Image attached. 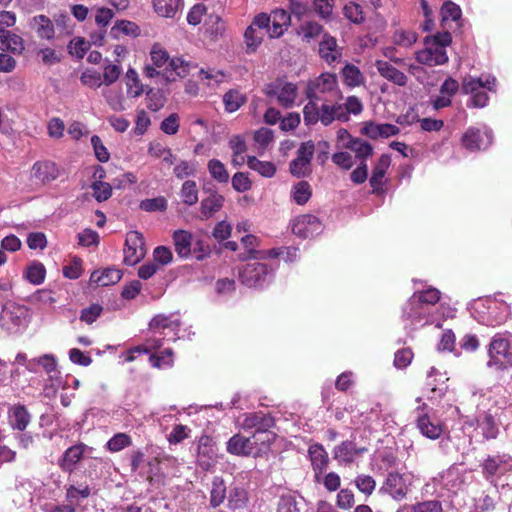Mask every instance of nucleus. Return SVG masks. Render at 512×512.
I'll return each mask as SVG.
<instances>
[{"label": "nucleus", "instance_id": "obj_46", "mask_svg": "<svg viewBox=\"0 0 512 512\" xmlns=\"http://www.w3.org/2000/svg\"><path fill=\"white\" fill-rule=\"evenodd\" d=\"M180 196L183 202L189 206H192L198 202V190L197 185L194 181H185L182 185Z\"/></svg>", "mask_w": 512, "mask_h": 512}, {"label": "nucleus", "instance_id": "obj_53", "mask_svg": "<svg viewBox=\"0 0 512 512\" xmlns=\"http://www.w3.org/2000/svg\"><path fill=\"white\" fill-rule=\"evenodd\" d=\"M316 99H309V102L303 108L304 121L306 125H314L319 121L320 107Z\"/></svg>", "mask_w": 512, "mask_h": 512}, {"label": "nucleus", "instance_id": "obj_49", "mask_svg": "<svg viewBox=\"0 0 512 512\" xmlns=\"http://www.w3.org/2000/svg\"><path fill=\"white\" fill-rule=\"evenodd\" d=\"M132 444V439L125 433L115 434L108 442L107 448L111 452H119L122 449L129 447Z\"/></svg>", "mask_w": 512, "mask_h": 512}, {"label": "nucleus", "instance_id": "obj_44", "mask_svg": "<svg viewBox=\"0 0 512 512\" xmlns=\"http://www.w3.org/2000/svg\"><path fill=\"white\" fill-rule=\"evenodd\" d=\"M264 36V31H258L254 26H249L244 34L247 52H255L257 47L261 44Z\"/></svg>", "mask_w": 512, "mask_h": 512}, {"label": "nucleus", "instance_id": "obj_45", "mask_svg": "<svg viewBox=\"0 0 512 512\" xmlns=\"http://www.w3.org/2000/svg\"><path fill=\"white\" fill-rule=\"evenodd\" d=\"M208 171L211 177L220 183H227L229 180V173L226 167L217 159H211L208 162Z\"/></svg>", "mask_w": 512, "mask_h": 512}, {"label": "nucleus", "instance_id": "obj_19", "mask_svg": "<svg viewBox=\"0 0 512 512\" xmlns=\"http://www.w3.org/2000/svg\"><path fill=\"white\" fill-rule=\"evenodd\" d=\"M29 26L41 39L50 40L54 37V25L52 21L45 15L34 16L30 20Z\"/></svg>", "mask_w": 512, "mask_h": 512}, {"label": "nucleus", "instance_id": "obj_37", "mask_svg": "<svg viewBox=\"0 0 512 512\" xmlns=\"http://www.w3.org/2000/svg\"><path fill=\"white\" fill-rule=\"evenodd\" d=\"M247 165L250 169L258 172L261 176L270 178L276 173L275 165L270 161H261L255 156L247 157Z\"/></svg>", "mask_w": 512, "mask_h": 512}, {"label": "nucleus", "instance_id": "obj_20", "mask_svg": "<svg viewBox=\"0 0 512 512\" xmlns=\"http://www.w3.org/2000/svg\"><path fill=\"white\" fill-rule=\"evenodd\" d=\"M189 66L190 64L181 58H169L168 65L162 72V77L166 82L175 81L176 77L183 78L188 75Z\"/></svg>", "mask_w": 512, "mask_h": 512}, {"label": "nucleus", "instance_id": "obj_10", "mask_svg": "<svg viewBox=\"0 0 512 512\" xmlns=\"http://www.w3.org/2000/svg\"><path fill=\"white\" fill-rule=\"evenodd\" d=\"M255 443L252 437H245L241 434L233 435L227 442V452L237 456H255Z\"/></svg>", "mask_w": 512, "mask_h": 512}, {"label": "nucleus", "instance_id": "obj_17", "mask_svg": "<svg viewBox=\"0 0 512 512\" xmlns=\"http://www.w3.org/2000/svg\"><path fill=\"white\" fill-rule=\"evenodd\" d=\"M375 67L377 68L379 74L388 81L398 86H405L407 84V76L403 72L392 66L389 62L377 60L375 62Z\"/></svg>", "mask_w": 512, "mask_h": 512}, {"label": "nucleus", "instance_id": "obj_12", "mask_svg": "<svg viewBox=\"0 0 512 512\" xmlns=\"http://www.w3.org/2000/svg\"><path fill=\"white\" fill-rule=\"evenodd\" d=\"M320 230L321 223L319 219L309 214L299 217L292 227L293 233L303 238L312 237L318 234Z\"/></svg>", "mask_w": 512, "mask_h": 512}, {"label": "nucleus", "instance_id": "obj_23", "mask_svg": "<svg viewBox=\"0 0 512 512\" xmlns=\"http://www.w3.org/2000/svg\"><path fill=\"white\" fill-rule=\"evenodd\" d=\"M25 310L22 306L11 305L4 307L1 312V321L7 329L18 327L22 324Z\"/></svg>", "mask_w": 512, "mask_h": 512}, {"label": "nucleus", "instance_id": "obj_56", "mask_svg": "<svg viewBox=\"0 0 512 512\" xmlns=\"http://www.w3.org/2000/svg\"><path fill=\"white\" fill-rule=\"evenodd\" d=\"M417 40V35L412 31L397 30L393 35V42L402 47H410Z\"/></svg>", "mask_w": 512, "mask_h": 512}, {"label": "nucleus", "instance_id": "obj_4", "mask_svg": "<svg viewBox=\"0 0 512 512\" xmlns=\"http://www.w3.org/2000/svg\"><path fill=\"white\" fill-rule=\"evenodd\" d=\"M218 460L217 446L211 437L203 435L199 438L196 449L197 464L205 471L213 468Z\"/></svg>", "mask_w": 512, "mask_h": 512}, {"label": "nucleus", "instance_id": "obj_55", "mask_svg": "<svg viewBox=\"0 0 512 512\" xmlns=\"http://www.w3.org/2000/svg\"><path fill=\"white\" fill-rule=\"evenodd\" d=\"M150 58L152 61V64L157 67L161 68L164 65H168L169 62V54L166 50L161 48L158 44L153 45L151 51H150Z\"/></svg>", "mask_w": 512, "mask_h": 512}, {"label": "nucleus", "instance_id": "obj_50", "mask_svg": "<svg viewBox=\"0 0 512 512\" xmlns=\"http://www.w3.org/2000/svg\"><path fill=\"white\" fill-rule=\"evenodd\" d=\"M247 500V495L244 489L234 487L230 490L228 496V507L232 510L240 509L244 507Z\"/></svg>", "mask_w": 512, "mask_h": 512}, {"label": "nucleus", "instance_id": "obj_63", "mask_svg": "<svg viewBox=\"0 0 512 512\" xmlns=\"http://www.w3.org/2000/svg\"><path fill=\"white\" fill-rule=\"evenodd\" d=\"M412 506L413 512H443L442 504L437 500H427Z\"/></svg>", "mask_w": 512, "mask_h": 512}, {"label": "nucleus", "instance_id": "obj_30", "mask_svg": "<svg viewBox=\"0 0 512 512\" xmlns=\"http://www.w3.org/2000/svg\"><path fill=\"white\" fill-rule=\"evenodd\" d=\"M390 164V159L387 155H382L373 169L372 176L370 178V185L373 188V192H378L382 188L383 178L386 170Z\"/></svg>", "mask_w": 512, "mask_h": 512}, {"label": "nucleus", "instance_id": "obj_39", "mask_svg": "<svg viewBox=\"0 0 512 512\" xmlns=\"http://www.w3.org/2000/svg\"><path fill=\"white\" fill-rule=\"evenodd\" d=\"M323 26L315 21L304 22L300 27L298 34L302 36V40L310 42L320 35H323Z\"/></svg>", "mask_w": 512, "mask_h": 512}, {"label": "nucleus", "instance_id": "obj_22", "mask_svg": "<svg viewBox=\"0 0 512 512\" xmlns=\"http://www.w3.org/2000/svg\"><path fill=\"white\" fill-rule=\"evenodd\" d=\"M0 48L8 49L14 54L20 55L24 51L23 39L4 27H0Z\"/></svg>", "mask_w": 512, "mask_h": 512}, {"label": "nucleus", "instance_id": "obj_36", "mask_svg": "<svg viewBox=\"0 0 512 512\" xmlns=\"http://www.w3.org/2000/svg\"><path fill=\"white\" fill-rule=\"evenodd\" d=\"M253 436V441L255 443V457L259 456L262 452H265L269 449L270 444L275 441L276 434L269 430L263 431H255Z\"/></svg>", "mask_w": 512, "mask_h": 512}, {"label": "nucleus", "instance_id": "obj_61", "mask_svg": "<svg viewBox=\"0 0 512 512\" xmlns=\"http://www.w3.org/2000/svg\"><path fill=\"white\" fill-rule=\"evenodd\" d=\"M103 307L99 304H92L81 311L80 320L92 324L101 315Z\"/></svg>", "mask_w": 512, "mask_h": 512}, {"label": "nucleus", "instance_id": "obj_33", "mask_svg": "<svg viewBox=\"0 0 512 512\" xmlns=\"http://www.w3.org/2000/svg\"><path fill=\"white\" fill-rule=\"evenodd\" d=\"M496 79L494 77H487L485 81L482 78L466 77L462 83V91L465 94H475L482 88L492 90L491 84H494Z\"/></svg>", "mask_w": 512, "mask_h": 512}, {"label": "nucleus", "instance_id": "obj_11", "mask_svg": "<svg viewBox=\"0 0 512 512\" xmlns=\"http://www.w3.org/2000/svg\"><path fill=\"white\" fill-rule=\"evenodd\" d=\"M337 84L336 75L323 73L314 81L310 82L307 88L308 99L320 100L319 94L332 91Z\"/></svg>", "mask_w": 512, "mask_h": 512}, {"label": "nucleus", "instance_id": "obj_34", "mask_svg": "<svg viewBox=\"0 0 512 512\" xmlns=\"http://www.w3.org/2000/svg\"><path fill=\"white\" fill-rule=\"evenodd\" d=\"M155 12L162 17L173 18L182 5V0H153Z\"/></svg>", "mask_w": 512, "mask_h": 512}, {"label": "nucleus", "instance_id": "obj_57", "mask_svg": "<svg viewBox=\"0 0 512 512\" xmlns=\"http://www.w3.org/2000/svg\"><path fill=\"white\" fill-rule=\"evenodd\" d=\"M80 80L83 85L94 89L99 88L103 84L101 74L94 70H85Z\"/></svg>", "mask_w": 512, "mask_h": 512}, {"label": "nucleus", "instance_id": "obj_52", "mask_svg": "<svg viewBox=\"0 0 512 512\" xmlns=\"http://www.w3.org/2000/svg\"><path fill=\"white\" fill-rule=\"evenodd\" d=\"M104 98L106 99L108 105L114 111H123L125 110L124 99L122 93L120 91H114L111 89L103 90L102 92Z\"/></svg>", "mask_w": 512, "mask_h": 512}, {"label": "nucleus", "instance_id": "obj_13", "mask_svg": "<svg viewBox=\"0 0 512 512\" xmlns=\"http://www.w3.org/2000/svg\"><path fill=\"white\" fill-rule=\"evenodd\" d=\"M399 132V128L393 124H376L373 121L365 122L361 128V134L371 139H377L379 137L388 138L390 136L397 135Z\"/></svg>", "mask_w": 512, "mask_h": 512}, {"label": "nucleus", "instance_id": "obj_28", "mask_svg": "<svg viewBox=\"0 0 512 512\" xmlns=\"http://www.w3.org/2000/svg\"><path fill=\"white\" fill-rule=\"evenodd\" d=\"M310 460L313 466V469L316 473H321L328 464V454L320 444H313L309 447L308 450Z\"/></svg>", "mask_w": 512, "mask_h": 512}, {"label": "nucleus", "instance_id": "obj_31", "mask_svg": "<svg viewBox=\"0 0 512 512\" xmlns=\"http://www.w3.org/2000/svg\"><path fill=\"white\" fill-rule=\"evenodd\" d=\"M440 299V291L435 288H429L425 291L414 293L409 299V306L413 309L420 304L434 305Z\"/></svg>", "mask_w": 512, "mask_h": 512}, {"label": "nucleus", "instance_id": "obj_64", "mask_svg": "<svg viewBox=\"0 0 512 512\" xmlns=\"http://www.w3.org/2000/svg\"><path fill=\"white\" fill-rule=\"evenodd\" d=\"M232 186L237 192L242 193L248 191L252 183L246 174L237 172L232 177Z\"/></svg>", "mask_w": 512, "mask_h": 512}, {"label": "nucleus", "instance_id": "obj_59", "mask_svg": "<svg viewBox=\"0 0 512 512\" xmlns=\"http://www.w3.org/2000/svg\"><path fill=\"white\" fill-rule=\"evenodd\" d=\"M355 484H356L357 488L359 489V491H361L362 493H364L366 495H371L376 487V482L373 479V477H371L369 475H364V474L359 475L355 479Z\"/></svg>", "mask_w": 512, "mask_h": 512}, {"label": "nucleus", "instance_id": "obj_27", "mask_svg": "<svg viewBox=\"0 0 512 512\" xmlns=\"http://www.w3.org/2000/svg\"><path fill=\"white\" fill-rule=\"evenodd\" d=\"M227 489L223 478L215 476L210 487L209 504L212 508L219 507L226 499Z\"/></svg>", "mask_w": 512, "mask_h": 512}, {"label": "nucleus", "instance_id": "obj_21", "mask_svg": "<svg viewBox=\"0 0 512 512\" xmlns=\"http://www.w3.org/2000/svg\"><path fill=\"white\" fill-rule=\"evenodd\" d=\"M85 445L78 444L69 447L63 454L62 458L59 459V466L63 471L71 472L84 453Z\"/></svg>", "mask_w": 512, "mask_h": 512}, {"label": "nucleus", "instance_id": "obj_3", "mask_svg": "<svg viewBox=\"0 0 512 512\" xmlns=\"http://www.w3.org/2000/svg\"><path fill=\"white\" fill-rule=\"evenodd\" d=\"M483 477L494 482L508 472H512V456L507 453L488 455L480 464Z\"/></svg>", "mask_w": 512, "mask_h": 512}, {"label": "nucleus", "instance_id": "obj_40", "mask_svg": "<svg viewBox=\"0 0 512 512\" xmlns=\"http://www.w3.org/2000/svg\"><path fill=\"white\" fill-rule=\"evenodd\" d=\"M342 77L344 83L350 87L359 86L364 82V76L358 67L352 64H347L342 69Z\"/></svg>", "mask_w": 512, "mask_h": 512}, {"label": "nucleus", "instance_id": "obj_9", "mask_svg": "<svg viewBox=\"0 0 512 512\" xmlns=\"http://www.w3.org/2000/svg\"><path fill=\"white\" fill-rule=\"evenodd\" d=\"M486 140H484L479 129L470 127L462 136V143L465 148L471 151L486 149L492 143V131L486 130L484 132Z\"/></svg>", "mask_w": 512, "mask_h": 512}, {"label": "nucleus", "instance_id": "obj_14", "mask_svg": "<svg viewBox=\"0 0 512 512\" xmlns=\"http://www.w3.org/2000/svg\"><path fill=\"white\" fill-rule=\"evenodd\" d=\"M275 421L274 418L263 412H254L247 414L242 422V427L244 429H253L255 431H263L269 430L274 427Z\"/></svg>", "mask_w": 512, "mask_h": 512}, {"label": "nucleus", "instance_id": "obj_32", "mask_svg": "<svg viewBox=\"0 0 512 512\" xmlns=\"http://www.w3.org/2000/svg\"><path fill=\"white\" fill-rule=\"evenodd\" d=\"M224 203V197L216 192L201 202L202 219L210 218L215 212L219 211Z\"/></svg>", "mask_w": 512, "mask_h": 512}, {"label": "nucleus", "instance_id": "obj_48", "mask_svg": "<svg viewBox=\"0 0 512 512\" xmlns=\"http://www.w3.org/2000/svg\"><path fill=\"white\" fill-rule=\"evenodd\" d=\"M122 72V68L120 64H112L110 61H105L104 71L102 77V82L106 86H110L115 83L120 74Z\"/></svg>", "mask_w": 512, "mask_h": 512}, {"label": "nucleus", "instance_id": "obj_5", "mask_svg": "<svg viewBox=\"0 0 512 512\" xmlns=\"http://www.w3.org/2000/svg\"><path fill=\"white\" fill-rule=\"evenodd\" d=\"M272 270L264 263H247L239 271L242 284L248 287H256L263 284Z\"/></svg>", "mask_w": 512, "mask_h": 512}, {"label": "nucleus", "instance_id": "obj_35", "mask_svg": "<svg viewBox=\"0 0 512 512\" xmlns=\"http://www.w3.org/2000/svg\"><path fill=\"white\" fill-rule=\"evenodd\" d=\"M242 244L244 245L246 252L241 253L239 255V259L244 261L247 259H264L265 253L264 251H257L254 249V246L258 245V239L256 236L252 234H248L241 239Z\"/></svg>", "mask_w": 512, "mask_h": 512}, {"label": "nucleus", "instance_id": "obj_16", "mask_svg": "<svg viewBox=\"0 0 512 512\" xmlns=\"http://www.w3.org/2000/svg\"><path fill=\"white\" fill-rule=\"evenodd\" d=\"M366 448H358L352 441H344L334 448V458L341 463L351 464L355 457L364 453Z\"/></svg>", "mask_w": 512, "mask_h": 512}, {"label": "nucleus", "instance_id": "obj_15", "mask_svg": "<svg viewBox=\"0 0 512 512\" xmlns=\"http://www.w3.org/2000/svg\"><path fill=\"white\" fill-rule=\"evenodd\" d=\"M31 175L41 183L46 184L54 181L58 177L59 170L53 162H36L32 167Z\"/></svg>", "mask_w": 512, "mask_h": 512}, {"label": "nucleus", "instance_id": "obj_29", "mask_svg": "<svg viewBox=\"0 0 512 512\" xmlns=\"http://www.w3.org/2000/svg\"><path fill=\"white\" fill-rule=\"evenodd\" d=\"M10 422L14 429L23 431L30 422V414L24 405H16L9 412Z\"/></svg>", "mask_w": 512, "mask_h": 512}, {"label": "nucleus", "instance_id": "obj_38", "mask_svg": "<svg viewBox=\"0 0 512 512\" xmlns=\"http://www.w3.org/2000/svg\"><path fill=\"white\" fill-rule=\"evenodd\" d=\"M344 148L353 151L357 158L365 160L373 154V147L368 142L356 138L355 140L344 143Z\"/></svg>", "mask_w": 512, "mask_h": 512}, {"label": "nucleus", "instance_id": "obj_2", "mask_svg": "<svg viewBox=\"0 0 512 512\" xmlns=\"http://www.w3.org/2000/svg\"><path fill=\"white\" fill-rule=\"evenodd\" d=\"M512 334L497 333L488 345L487 367L504 371L512 367Z\"/></svg>", "mask_w": 512, "mask_h": 512}, {"label": "nucleus", "instance_id": "obj_7", "mask_svg": "<svg viewBox=\"0 0 512 512\" xmlns=\"http://www.w3.org/2000/svg\"><path fill=\"white\" fill-rule=\"evenodd\" d=\"M265 93L268 96H276L279 104L288 108L296 100L297 87L293 83L275 82L266 86Z\"/></svg>", "mask_w": 512, "mask_h": 512}, {"label": "nucleus", "instance_id": "obj_58", "mask_svg": "<svg viewBox=\"0 0 512 512\" xmlns=\"http://www.w3.org/2000/svg\"><path fill=\"white\" fill-rule=\"evenodd\" d=\"M205 25L207 26V33L215 38L223 35L225 31V24L218 16H209V19L206 21Z\"/></svg>", "mask_w": 512, "mask_h": 512}, {"label": "nucleus", "instance_id": "obj_1", "mask_svg": "<svg viewBox=\"0 0 512 512\" xmlns=\"http://www.w3.org/2000/svg\"><path fill=\"white\" fill-rule=\"evenodd\" d=\"M452 43V36L449 32L437 33L424 38L425 48L416 52V60L430 67L443 65L449 58L446 47Z\"/></svg>", "mask_w": 512, "mask_h": 512}, {"label": "nucleus", "instance_id": "obj_18", "mask_svg": "<svg viewBox=\"0 0 512 512\" xmlns=\"http://www.w3.org/2000/svg\"><path fill=\"white\" fill-rule=\"evenodd\" d=\"M335 119L340 121H348L349 116L344 112L343 106L341 104H322L320 107L319 121L325 125H330Z\"/></svg>", "mask_w": 512, "mask_h": 512}, {"label": "nucleus", "instance_id": "obj_26", "mask_svg": "<svg viewBox=\"0 0 512 512\" xmlns=\"http://www.w3.org/2000/svg\"><path fill=\"white\" fill-rule=\"evenodd\" d=\"M122 278L120 270L115 268H107L102 272L94 271L91 274L90 282L96 283L98 286H109L118 283Z\"/></svg>", "mask_w": 512, "mask_h": 512}, {"label": "nucleus", "instance_id": "obj_47", "mask_svg": "<svg viewBox=\"0 0 512 512\" xmlns=\"http://www.w3.org/2000/svg\"><path fill=\"white\" fill-rule=\"evenodd\" d=\"M45 275L46 269L40 262L32 263L30 266H28L26 271L27 280L34 285H40L43 283Z\"/></svg>", "mask_w": 512, "mask_h": 512}, {"label": "nucleus", "instance_id": "obj_62", "mask_svg": "<svg viewBox=\"0 0 512 512\" xmlns=\"http://www.w3.org/2000/svg\"><path fill=\"white\" fill-rule=\"evenodd\" d=\"M276 512H301V510L295 497L287 495L280 498Z\"/></svg>", "mask_w": 512, "mask_h": 512}, {"label": "nucleus", "instance_id": "obj_41", "mask_svg": "<svg viewBox=\"0 0 512 512\" xmlns=\"http://www.w3.org/2000/svg\"><path fill=\"white\" fill-rule=\"evenodd\" d=\"M343 14L346 19L354 24H361L365 21V14L360 4L350 1L343 7Z\"/></svg>", "mask_w": 512, "mask_h": 512}, {"label": "nucleus", "instance_id": "obj_54", "mask_svg": "<svg viewBox=\"0 0 512 512\" xmlns=\"http://www.w3.org/2000/svg\"><path fill=\"white\" fill-rule=\"evenodd\" d=\"M93 196L98 202H103L109 199L112 195V187L109 183L102 181H95L91 185Z\"/></svg>", "mask_w": 512, "mask_h": 512}, {"label": "nucleus", "instance_id": "obj_42", "mask_svg": "<svg viewBox=\"0 0 512 512\" xmlns=\"http://www.w3.org/2000/svg\"><path fill=\"white\" fill-rule=\"evenodd\" d=\"M246 101V97L237 90H230L223 96L225 109L228 112H235Z\"/></svg>", "mask_w": 512, "mask_h": 512}, {"label": "nucleus", "instance_id": "obj_8", "mask_svg": "<svg viewBox=\"0 0 512 512\" xmlns=\"http://www.w3.org/2000/svg\"><path fill=\"white\" fill-rule=\"evenodd\" d=\"M318 54L320 58L328 65L340 61L342 57V48L338 46L335 37L329 33H323L319 42Z\"/></svg>", "mask_w": 512, "mask_h": 512}, {"label": "nucleus", "instance_id": "obj_6", "mask_svg": "<svg viewBox=\"0 0 512 512\" xmlns=\"http://www.w3.org/2000/svg\"><path fill=\"white\" fill-rule=\"evenodd\" d=\"M379 492L390 495L396 501H401L407 497L409 486L403 475L397 472H390L380 487Z\"/></svg>", "mask_w": 512, "mask_h": 512}, {"label": "nucleus", "instance_id": "obj_51", "mask_svg": "<svg viewBox=\"0 0 512 512\" xmlns=\"http://www.w3.org/2000/svg\"><path fill=\"white\" fill-rule=\"evenodd\" d=\"M128 94L132 97H138L143 93V87L140 84L138 74L133 68H129L126 72Z\"/></svg>", "mask_w": 512, "mask_h": 512}, {"label": "nucleus", "instance_id": "obj_24", "mask_svg": "<svg viewBox=\"0 0 512 512\" xmlns=\"http://www.w3.org/2000/svg\"><path fill=\"white\" fill-rule=\"evenodd\" d=\"M175 251L181 258H187L191 255V246L193 236L186 230H177L173 234Z\"/></svg>", "mask_w": 512, "mask_h": 512}, {"label": "nucleus", "instance_id": "obj_25", "mask_svg": "<svg viewBox=\"0 0 512 512\" xmlns=\"http://www.w3.org/2000/svg\"><path fill=\"white\" fill-rule=\"evenodd\" d=\"M416 424L420 433L429 439H437L443 432L442 426L438 423L432 422L427 414H419Z\"/></svg>", "mask_w": 512, "mask_h": 512}, {"label": "nucleus", "instance_id": "obj_60", "mask_svg": "<svg viewBox=\"0 0 512 512\" xmlns=\"http://www.w3.org/2000/svg\"><path fill=\"white\" fill-rule=\"evenodd\" d=\"M38 363L40 366H42V368L50 376V378H53L54 374L58 373L57 361L54 355L44 354L38 357Z\"/></svg>", "mask_w": 512, "mask_h": 512}, {"label": "nucleus", "instance_id": "obj_43", "mask_svg": "<svg viewBox=\"0 0 512 512\" xmlns=\"http://www.w3.org/2000/svg\"><path fill=\"white\" fill-rule=\"evenodd\" d=\"M311 195V186L306 181H300L293 187L292 198L298 205L307 203Z\"/></svg>", "mask_w": 512, "mask_h": 512}]
</instances>
